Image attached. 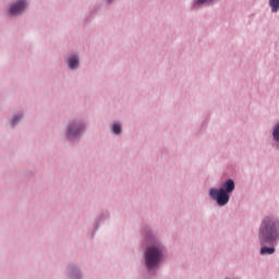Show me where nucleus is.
Returning <instances> with one entry per match:
<instances>
[{"label":"nucleus","instance_id":"6e6552de","mask_svg":"<svg viewBox=\"0 0 279 279\" xmlns=\"http://www.w3.org/2000/svg\"><path fill=\"white\" fill-rule=\"evenodd\" d=\"M269 5L271 8V12H278V10H279V0H269Z\"/></svg>","mask_w":279,"mask_h":279},{"label":"nucleus","instance_id":"ddd939ff","mask_svg":"<svg viewBox=\"0 0 279 279\" xmlns=\"http://www.w3.org/2000/svg\"><path fill=\"white\" fill-rule=\"evenodd\" d=\"M206 1H208V0H198L196 2V5H204V3H206Z\"/></svg>","mask_w":279,"mask_h":279},{"label":"nucleus","instance_id":"20e7f679","mask_svg":"<svg viewBox=\"0 0 279 279\" xmlns=\"http://www.w3.org/2000/svg\"><path fill=\"white\" fill-rule=\"evenodd\" d=\"M25 8H27V2L25 0H20L10 8V14H21L25 11Z\"/></svg>","mask_w":279,"mask_h":279},{"label":"nucleus","instance_id":"9d476101","mask_svg":"<svg viewBox=\"0 0 279 279\" xmlns=\"http://www.w3.org/2000/svg\"><path fill=\"white\" fill-rule=\"evenodd\" d=\"M272 136H274L275 141H279V124L275 128V130L272 132Z\"/></svg>","mask_w":279,"mask_h":279},{"label":"nucleus","instance_id":"f8f14e48","mask_svg":"<svg viewBox=\"0 0 279 279\" xmlns=\"http://www.w3.org/2000/svg\"><path fill=\"white\" fill-rule=\"evenodd\" d=\"M21 119V117L20 118H14L12 121H11V123H12V125H16V123H19V120Z\"/></svg>","mask_w":279,"mask_h":279},{"label":"nucleus","instance_id":"39448f33","mask_svg":"<svg viewBox=\"0 0 279 279\" xmlns=\"http://www.w3.org/2000/svg\"><path fill=\"white\" fill-rule=\"evenodd\" d=\"M80 132H82V126L80 124H72L68 132V138H75Z\"/></svg>","mask_w":279,"mask_h":279},{"label":"nucleus","instance_id":"7ed1b4c3","mask_svg":"<svg viewBox=\"0 0 279 279\" xmlns=\"http://www.w3.org/2000/svg\"><path fill=\"white\" fill-rule=\"evenodd\" d=\"M209 196L217 202L218 206H226L230 202V195L226 192V189H210Z\"/></svg>","mask_w":279,"mask_h":279},{"label":"nucleus","instance_id":"423d86ee","mask_svg":"<svg viewBox=\"0 0 279 279\" xmlns=\"http://www.w3.org/2000/svg\"><path fill=\"white\" fill-rule=\"evenodd\" d=\"M222 189H225L228 194L232 193V191H234V181L232 179L227 180Z\"/></svg>","mask_w":279,"mask_h":279},{"label":"nucleus","instance_id":"9b49d317","mask_svg":"<svg viewBox=\"0 0 279 279\" xmlns=\"http://www.w3.org/2000/svg\"><path fill=\"white\" fill-rule=\"evenodd\" d=\"M112 131H113L114 134H119L121 132V125L113 124Z\"/></svg>","mask_w":279,"mask_h":279},{"label":"nucleus","instance_id":"1a4fd4ad","mask_svg":"<svg viewBox=\"0 0 279 279\" xmlns=\"http://www.w3.org/2000/svg\"><path fill=\"white\" fill-rule=\"evenodd\" d=\"M276 252V248L274 247H267V246H263L260 248V254L265 255V254H274Z\"/></svg>","mask_w":279,"mask_h":279},{"label":"nucleus","instance_id":"f257e3e1","mask_svg":"<svg viewBox=\"0 0 279 279\" xmlns=\"http://www.w3.org/2000/svg\"><path fill=\"white\" fill-rule=\"evenodd\" d=\"M278 239V231L276 230V222L270 217L264 219L259 234L262 245L265 243H274Z\"/></svg>","mask_w":279,"mask_h":279},{"label":"nucleus","instance_id":"f03ea898","mask_svg":"<svg viewBox=\"0 0 279 279\" xmlns=\"http://www.w3.org/2000/svg\"><path fill=\"white\" fill-rule=\"evenodd\" d=\"M146 267L151 269L162 260V246L160 244L149 246L145 253Z\"/></svg>","mask_w":279,"mask_h":279},{"label":"nucleus","instance_id":"0eeeda50","mask_svg":"<svg viewBox=\"0 0 279 279\" xmlns=\"http://www.w3.org/2000/svg\"><path fill=\"white\" fill-rule=\"evenodd\" d=\"M78 65H80V60L77 59L76 56H73L69 59L70 69H77Z\"/></svg>","mask_w":279,"mask_h":279}]
</instances>
